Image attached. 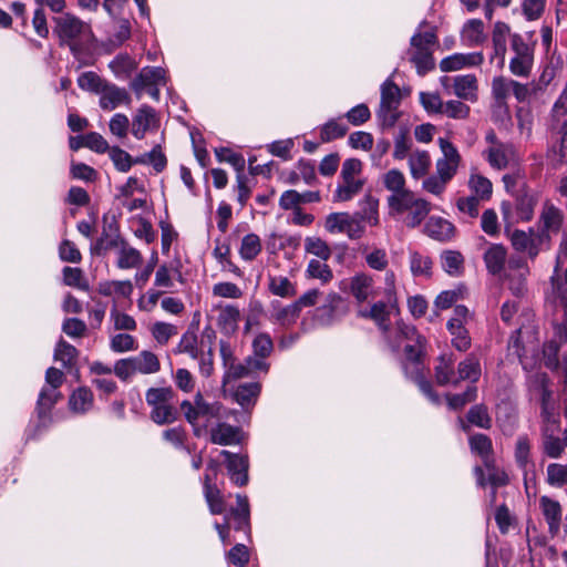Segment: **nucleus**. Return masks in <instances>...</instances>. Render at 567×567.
Returning a JSON list of instances; mask_svg holds the SVG:
<instances>
[{"mask_svg":"<svg viewBox=\"0 0 567 567\" xmlns=\"http://www.w3.org/2000/svg\"><path fill=\"white\" fill-rule=\"evenodd\" d=\"M540 507L549 525L550 532L556 533L559 528L561 519V507L559 503L547 496H543L540 498Z\"/></svg>","mask_w":567,"mask_h":567,"instance_id":"obj_32","label":"nucleus"},{"mask_svg":"<svg viewBox=\"0 0 567 567\" xmlns=\"http://www.w3.org/2000/svg\"><path fill=\"white\" fill-rule=\"evenodd\" d=\"M462 40L466 45L473 47L485 40L484 24L478 19L470 20L462 30Z\"/></svg>","mask_w":567,"mask_h":567,"instance_id":"obj_34","label":"nucleus"},{"mask_svg":"<svg viewBox=\"0 0 567 567\" xmlns=\"http://www.w3.org/2000/svg\"><path fill=\"white\" fill-rule=\"evenodd\" d=\"M470 445L473 452L477 453L485 461L488 460L493 445L492 441L485 434H475L470 437Z\"/></svg>","mask_w":567,"mask_h":567,"instance_id":"obj_62","label":"nucleus"},{"mask_svg":"<svg viewBox=\"0 0 567 567\" xmlns=\"http://www.w3.org/2000/svg\"><path fill=\"white\" fill-rule=\"evenodd\" d=\"M565 259H567V236L563 238V240L559 245V249H558V252L556 256V262H555V267H554V274L550 277L551 290L557 291L558 293H560V290H561V281L559 278V270H560V267Z\"/></svg>","mask_w":567,"mask_h":567,"instance_id":"obj_54","label":"nucleus"},{"mask_svg":"<svg viewBox=\"0 0 567 567\" xmlns=\"http://www.w3.org/2000/svg\"><path fill=\"white\" fill-rule=\"evenodd\" d=\"M398 333L400 341L395 343L399 348L401 343L405 342L404 353L408 361L412 363H420L426 353V340L421 336L414 327L405 323H398Z\"/></svg>","mask_w":567,"mask_h":567,"instance_id":"obj_8","label":"nucleus"},{"mask_svg":"<svg viewBox=\"0 0 567 567\" xmlns=\"http://www.w3.org/2000/svg\"><path fill=\"white\" fill-rule=\"evenodd\" d=\"M92 400L91 391L85 388H80L72 393L69 404L72 411L83 413L91 408Z\"/></svg>","mask_w":567,"mask_h":567,"instance_id":"obj_47","label":"nucleus"},{"mask_svg":"<svg viewBox=\"0 0 567 567\" xmlns=\"http://www.w3.org/2000/svg\"><path fill=\"white\" fill-rule=\"evenodd\" d=\"M467 421L481 429H489L492 426V419L487 408L483 404H476L470 409L467 412Z\"/></svg>","mask_w":567,"mask_h":567,"instance_id":"obj_53","label":"nucleus"},{"mask_svg":"<svg viewBox=\"0 0 567 567\" xmlns=\"http://www.w3.org/2000/svg\"><path fill=\"white\" fill-rule=\"evenodd\" d=\"M159 120L155 110L148 105L141 106L132 120V134L137 140H143L145 134L158 127Z\"/></svg>","mask_w":567,"mask_h":567,"instance_id":"obj_15","label":"nucleus"},{"mask_svg":"<svg viewBox=\"0 0 567 567\" xmlns=\"http://www.w3.org/2000/svg\"><path fill=\"white\" fill-rule=\"evenodd\" d=\"M260 392L258 383H246L237 388L235 399L241 406L252 404Z\"/></svg>","mask_w":567,"mask_h":567,"instance_id":"obj_52","label":"nucleus"},{"mask_svg":"<svg viewBox=\"0 0 567 567\" xmlns=\"http://www.w3.org/2000/svg\"><path fill=\"white\" fill-rule=\"evenodd\" d=\"M431 167V157L426 151L416 150L409 156L410 174L414 179L424 177Z\"/></svg>","mask_w":567,"mask_h":567,"instance_id":"obj_30","label":"nucleus"},{"mask_svg":"<svg viewBox=\"0 0 567 567\" xmlns=\"http://www.w3.org/2000/svg\"><path fill=\"white\" fill-rule=\"evenodd\" d=\"M306 276L307 278L318 279L322 285H327L333 279L331 268L321 259H311L308 262Z\"/></svg>","mask_w":567,"mask_h":567,"instance_id":"obj_35","label":"nucleus"},{"mask_svg":"<svg viewBox=\"0 0 567 567\" xmlns=\"http://www.w3.org/2000/svg\"><path fill=\"white\" fill-rule=\"evenodd\" d=\"M347 126L342 125L336 120L327 122L320 131V138L322 142H331L336 138L343 137L347 133Z\"/></svg>","mask_w":567,"mask_h":567,"instance_id":"obj_64","label":"nucleus"},{"mask_svg":"<svg viewBox=\"0 0 567 567\" xmlns=\"http://www.w3.org/2000/svg\"><path fill=\"white\" fill-rule=\"evenodd\" d=\"M383 184L385 188L391 192L389 197H395L403 193L411 192L405 188V177L403 173L399 169H390L383 175Z\"/></svg>","mask_w":567,"mask_h":567,"instance_id":"obj_36","label":"nucleus"},{"mask_svg":"<svg viewBox=\"0 0 567 567\" xmlns=\"http://www.w3.org/2000/svg\"><path fill=\"white\" fill-rule=\"evenodd\" d=\"M99 94L100 106L106 111H112L121 104H128L130 102L126 91L113 84L104 83Z\"/></svg>","mask_w":567,"mask_h":567,"instance_id":"obj_19","label":"nucleus"},{"mask_svg":"<svg viewBox=\"0 0 567 567\" xmlns=\"http://www.w3.org/2000/svg\"><path fill=\"white\" fill-rule=\"evenodd\" d=\"M303 246L307 254L313 255L323 261H327L332 255V250L328 243L320 237H306Z\"/></svg>","mask_w":567,"mask_h":567,"instance_id":"obj_39","label":"nucleus"},{"mask_svg":"<svg viewBox=\"0 0 567 567\" xmlns=\"http://www.w3.org/2000/svg\"><path fill=\"white\" fill-rule=\"evenodd\" d=\"M362 162L358 158H348L343 162L340 173V182L333 192V202L343 203L358 195L364 185L361 178Z\"/></svg>","mask_w":567,"mask_h":567,"instance_id":"obj_2","label":"nucleus"},{"mask_svg":"<svg viewBox=\"0 0 567 567\" xmlns=\"http://www.w3.org/2000/svg\"><path fill=\"white\" fill-rule=\"evenodd\" d=\"M401 102V91L391 80H386L381 86V103L379 116L383 123L392 126L398 120V107Z\"/></svg>","mask_w":567,"mask_h":567,"instance_id":"obj_9","label":"nucleus"},{"mask_svg":"<svg viewBox=\"0 0 567 567\" xmlns=\"http://www.w3.org/2000/svg\"><path fill=\"white\" fill-rule=\"evenodd\" d=\"M181 410L188 423L194 426L196 436H200L203 430L197 425L199 417L220 419L223 405L219 402H207L200 392L194 396V401L185 400L181 403Z\"/></svg>","mask_w":567,"mask_h":567,"instance_id":"obj_3","label":"nucleus"},{"mask_svg":"<svg viewBox=\"0 0 567 567\" xmlns=\"http://www.w3.org/2000/svg\"><path fill=\"white\" fill-rule=\"evenodd\" d=\"M537 199L532 194H523L516 198V215L522 221H529L534 216Z\"/></svg>","mask_w":567,"mask_h":567,"instance_id":"obj_45","label":"nucleus"},{"mask_svg":"<svg viewBox=\"0 0 567 567\" xmlns=\"http://www.w3.org/2000/svg\"><path fill=\"white\" fill-rule=\"evenodd\" d=\"M468 186L474 193L475 197L480 198L481 200L489 199L493 186L491 181L485 176L478 173H473L470 177Z\"/></svg>","mask_w":567,"mask_h":567,"instance_id":"obj_42","label":"nucleus"},{"mask_svg":"<svg viewBox=\"0 0 567 567\" xmlns=\"http://www.w3.org/2000/svg\"><path fill=\"white\" fill-rule=\"evenodd\" d=\"M204 494L212 514L217 515L225 512V501L220 491L213 484V476L208 473L204 478Z\"/></svg>","mask_w":567,"mask_h":567,"instance_id":"obj_28","label":"nucleus"},{"mask_svg":"<svg viewBox=\"0 0 567 567\" xmlns=\"http://www.w3.org/2000/svg\"><path fill=\"white\" fill-rule=\"evenodd\" d=\"M434 370L435 381L439 385H453L456 377L454 374V360L452 355H441Z\"/></svg>","mask_w":567,"mask_h":567,"instance_id":"obj_33","label":"nucleus"},{"mask_svg":"<svg viewBox=\"0 0 567 567\" xmlns=\"http://www.w3.org/2000/svg\"><path fill=\"white\" fill-rule=\"evenodd\" d=\"M173 396H174V391L171 386L150 388L146 391L145 400L148 405L155 408V406L171 402Z\"/></svg>","mask_w":567,"mask_h":567,"instance_id":"obj_51","label":"nucleus"},{"mask_svg":"<svg viewBox=\"0 0 567 567\" xmlns=\"http://www.w3.org/2000/svg\"><path fill=\"white\" fill-rule=\"evenodd\" d=\"M432 261L429 257L423 256L416 251L410 255V269L413 276H430Z\"/></svg>","mask_w":567,"mask_h":567,"instance_id":"obj_59","label":"nucleus"},{"mask_svg":"<svg viewBox=\"0 0 567 567\" xmlns=\"http://www.w3.org/2000/svg\"><path fill=\"white\" fill-rule=\"evenodd\" d=\"M477 396V389L471 385L465 392L460 394H447L446 402L450 409L461 410L465 404L475 401Z\"/></svg>","mask_w":567,"mask_h":567,"instance_id":"obj_55","label":"nucleus"},{"mask_svg":"<svg viewBox=\"0 0 567 567\" xmlns=\"http://www.w3.org/2000/svg\"><path fill=\"white\" fill-rule=\"evenodd\" d=\"M512 49L515 56L509 62V70L516 76H528L534 62L533 51L518 34L512 35Z\"/></svg>","mask_w":567,"mask_h":567,"instance_id":"obj_11","label":"nucleus"},{"mask_svg":"<svg viewBox=\"0 0 567 567\" xmlns=\"http://www.w3.org/2000/svg\"><path fill=\"white\" fill-rule=\"evenodd\" d=\"M393 308L394 307L389 305L388 300L378 301L374 302L369 309L360 310L359 316L361 318L373 320L380 329L386 331L389 329L390 309Z\"/></svg>","mask_w":567,"mask_h":567,"instance_id":"obj_25","label":"nucleus"},{"mask_svg":"<svg viewBox=\"0 0 567 567\" xmlns=\"http://www.w3.org/2000/svg\"><path fill=\"white\" fill-rule=\"evenodd\" d=\"M340 289H346L359 302L367 301L374 296L373 278L364 272H359L340 284Z\"/></svg>","mask_w":567,"mask_h":567,"instance_id":"obj_13","label":"nucleus"},{"mask_svg":"<svg viewBox=\"0 0 567 567\" xmlns=\"http://www.w3.org/2000/svg\"><path fill=\"white\" fill-rule=\"evenodd\" d=\"M451 79L449 76L441 78V83L449 89ZM453 93L465 101L474 102L477 100V79L473 74L457 75L452 79Z\"/></svg>","mask_w":567,"mask_h":567,"instance_id":"obj_14","label":"nucleus"},{"mask_svg":"<svg viewBox=\"0 0 567 567\" xmlns=\"http://www.w3.org/2000/svg\"><path fill=\"white\" fill-rule=\"evenodd\" d=\"M507 259L506 248L498 244L491 245L484 252V261L488 272L499 275L505 269Z\"/></svg>","mask_w":567,"mask_h":567,"instance_id":"obj_26","label":"nucleus"},{"mask_svg":"<svg viewBox=\"0 0 567 567\" xmlns=\"http://www.w3.org/2000/svg\"><path fill=\"white\" fill-rule=\"evenodd\" d=\"M361 210L355 214L361 224L367 221L371 226L379 224V200L372 196H365L361 203Z\"/></svg>","mask_w":567,"mask_h":567,"instance_id":"obj_38","label":"nucleus"},{"mask_svg":"<svg viewBox=\"0 0 567 567\" xmlns=\"http://www.w3.org/2000/svg\"><path fill=\"white\" fill-rule=\"evenodd\" d=\"M565 220L563 210L550 200L544 202L538 217L537 240L549 246L551 236L557 235Z\"/></svg>","mask_w":567,"mask_h":567,"instance_id":"obj_5","label":"nucleus"},{"mask_svg":"<svg viewBox=\"0 0 567 567\" xmlns=\"http://www.w3.org/2000/svg\"><path fill=\"white\" fill-rule=\"evenodd\" d=\"M56 32L60 39L65 42L72 51L76 50V42L80 40L90 41L93 38L89 23L82 21L74 14L65 13L55 19Z\"/></svg>","mask_w":567,"mask_h":567,"instance_id":"obj_4","label":"nucleus"},{"mask_svg":"<svg viewBox=\"0 0 567 567\" xmlns=\"http://www.w3.org/2000/svg\"><path fill=\"white\" fill-rule=\"evenodd\" d=\"M150 332L158 344L164 346L169 341L171 338L178 333V330L177 327L172 323L165 321H155L151 324Z\"/></svg>","mask_w":567,"mask_h":567,"instance_id":"obj_41","label":"nucleus"},{"mask_svg":"<svg viewBox=\"0 0 567 567\" xmlns=\"http://www.w3.org/2000/svg\"><path fill=\"white\" fill-rule=\"evenodd\" d=\"M509 31V27L504 22L498 21L494 25L492 37L494 51L495 54L501 56L502 59H504L506 54V43Z\"/></svg>","mask_w":567,"mask_h":567,"instance_id":"obj_46","label":"nucleus"},{"mask_svg":"<svg viewBox=\"0 0 567 567\" xmlns=\"http://www.w3.org/2000/svg\"><path fill=\"white\" fill-rule=\"evenodd\" d=\"M324 229L332 235L346 234L350 239H359L364 234V226L357 215L331 213L324 219Z\"/></svg>","mask_w":567,"mask_h":567,"instance_id":"obj_7","label":"nucleus"},{"mask_svg":"<svg viewBox=\"0 0 567 567\" xmlns=\"http://www.w3.org/2000/svg\"><path fill=\"white\" fill-rule=\"evenodd\" d=\"M97 291L105 297L128 298L133 292V285L130 280H112L99 284Z\"/></svg>","mask_w":567,"mask_h":567,"instance_id":"obj_31","label":"nucleus"},{"mask_svg":"<svg viewBox=\"0 0 567 567\" xmlns=\"http://www.w3.org/2000/svg\"><path fill=\"white\" fill-rule=\"evenodd\" d=\"M443 157L436 161V175L450 182L456 174L461 156L457 150L444 138L439 140Z\"/></svg>","mask_w":567,"mask_h":567,"instance_id":"obj_12","label":"nucleus"},{"mask_svg":"<svg viewBox=\"0 0 567 567\" xmlns=\"http://www.w3.org/2000/svg\"><path fill=\"white\" fill-rule=\"evenodd\" d=\"M533 230L530 233L514 230L511 235V243L514 249L519 252H526L532 260L538 256L543 245L538 243L537 236L533 237Z\"/></svg>","mask_w":567,"mask_h":567,"instance_id":"obj_20","label":"nucleus"},{"mask_svg":"<svg viewBox=\"0 0 567 567\" xmlns=\"http://www.w3.org/2000/svg\"><path fill=\"white\" fill-rule=\"evenodd\" d=\"M116 256V266L120 269L136 268L143 261L142 254L136 248L124 241L118 245Z\"/></svg>","mask_w":567,"mask_h":567,"instance_id":"obj_29","label":"nucleus"},{"mask_svg":"<svg viewBox=\"0 0 567 567\" xmlns=\"http://www.w3.org/2000/svg\"><path fill=\"white\" fill-rule=\"evenodd\" d=\"M109 154L113 164L120 172L125 173L131 169L133 164H136L135 159H133L127 152L120 147H111L109 150Z\"/></svg>","mask_w":567,"mask_h":567,"instance_id":"obj_63","label":"nucleus"},{"mask_svg":"<svg viewBox=\"0 0 567 567\" xmlns=\"http://www.w3.org/2000/svg\"><path fill=\"white\" fill-rule=\"evenodd\" d=\"M528 275L529 267L524 258L511 257L508 259L504 276L513 295L518 297L525 293Z\"/></svg>","mask_w":567,"mask_h":567,"instance_id":"obj_10","label":"nucleus"},{"mask_svg":"<svg viewBox=\"0 0 567 567\" xmlns=\"http://www.w3.org/2000/svg\"><path fill=\"white\" fill-rule=\"evenodd\" d=\"M165 82V72L162 68L146 66L133 80L131 86L140 95L147 86L161 85Z\"/></svg>","mask_w":567,"mask_h":567,"instance_id":"obj_21","label":"nucleus"},{"mask_svg":"<svg viewBox=\"0 0 567 567\" xmlns=\"http://www.w3.org/2000/svg\"><path fill=\"white\" fill-rule=\"evenodd\" d=\"M464 258L458 251L445 250L441 255L442 268L450 276H458L463 270Z\"/></svg>","mask_w":567,"mask_h":567,"instance_id":"obj_44","label":"nucleus"},{"mask_svg":"<svg viewBox=\"0 0 567 567\" xmlns=\"http://www.w3.org/2000/svg\"><path fill=\"white\" fill-rule=\"evenodd\" d=\"M489 165L496 169L505 168L514 156V150L511 144H497L488 146L484 152Z\"/></svg>","mask_w":567,"mask_h":567,"instance_id":"obj_24","label":"nucleus"},{"mask_svg":"<svg viewBox=\"0 0 567 567\" xmlns=\"http://www.w3.org/2000/svg\"><path fill=\"white\" fill-rule=\"evenodd\" d=\"M484 58L480 52L455 53L441 60L440 70L442 72H455L465 68L481 65Z\"/></svg>","mask_w":567,"mask_h":567,"instance_id":"obj_16","label":"nucleus"},{"mask_svg":"<svg viewBox=\"0 0 567 567\" xmlns=\"http://www.w3.org/2000/svg\"><path fill=\"white\" fill-rule=\"evenodd\" d=\"M424 233L439 241L450 240L454 235V226L446 219L432 216L424 226Z\"/></svg>","mask_w":567,"mask_h":567,"instance_id":"obj_23","label":"nucleus"},{"mask_svg":"<svg viewBox=\"0 0 567 567\" xmlns=\"http://www.w3.org/2000/svg\"><path fill=\"white\" fill-rule=\"evenodd\" d=\"M465 290L462 287H457L452 290L442 291L435 299L434 306L440 310H446L451 308L456 301L463 299Z\"/></svg>","mask_w":567,"mask_h":567,"instance_id":"obj_56","label":"nucleus"},{"mask_svg":"<svg viewBox=\"0 0 567 567\" xmlns=\"http://www.w3.org/2000/svg\"><path fill=\"white\" fill-rule=\"evenodd\" d=\"M261 251V241L256 234H247L241 239L239 255L246 261L254 260Z\"/></svg>","mask_w":567,"mask_h":567,"instance_id":"obj_43","label":"nucleus"},{"mask_svg":"<svg viewBox=\"0 0 567 567\" xmlns=\"http://www.w3.org/2000/svg\"><path fill=\"white\" fill-rule=\"evenodd\" d=\"M137 68L136 62L128 55H117L110 62V69L117 75H130Z\"/></svg>","mask_w":567,"mask_h":567,"instance_id":"obj_61","label":"nucleus"},{"mask_svg":"<svg viewBox=\"0 0 567 567\" xmlns=\"http://www.w3.org/2000/svg\"><path fill=\"white\" fill-rule=\"evenodd\" d=\"M76 357L78 350L72 344L62 339L56 343L54 360L60 361L63 367H71L75 362Z\"/></svg>","mask_w":567,"mask_h":567,"instance_id":"obj_50","label":"nucleus"},{"mask_svg":"<svg viewBox=\"0 0 567 567\" xmlns=\"http://www.w3.org/2000/svg\"><path fill=\"white\" fill-rule=\"evenodd\" d=\"M237 507L230 511V515L237 520L236 529H243L249 522V503L248 498L237 495Z\"/></svg>","mask_w":567,"mask_h":567,"instance_id":"obj_57","label":"nucleus"},{"mask_svg":"<svg viewBox=\"0 0 567 567\" xmlns=\"http://www.w3.org/2000/svg\"><path fill=\"white\" fill-rule=\"evenodd\" d=\"M481 373L482 371L478 359L470 354L458 363L457 377L455 378L453 385H458L461 381H470L471 383H475L478 381Z\"/></svg>","mask_w":567,"mask_h":567,"instance_id":"obj_27","label":"nucleus"},{"mask_svg":"<svg viewBox=\"0 0 567 567\" xmlns=\"http://www.w3.org/2000/svg\"><path fill=\"white\" fill-rule=\"evenodd\" d=\"M221 455L227 458V468L231 474V480L235 484L243 486L248 482V460L245 456L233 454L228 451H223Z\"/></svg>","mask_w":567,"mask_h":567,"instance_id":"obj_22","label":"nucleus"},{"mask_svg":"<svg viewBox=\"0 0 567 567\" xmlns=\"http://www.w3.org/2000/svg\"><path fill=\"white\" fill-rule=\"evenodd\" d=\"M136 164H151L153 168L159 173L162 172L167 164L166 156L162 152L159 145H156L151 152L145 153L144 155L135 158Z\"/></svg>","mask_w":567,"mask_h":567,"instance_id":"obj_49","label":"nucleus"},{"mask_svg":"<svg viewBox=\"0 0 567 567\" xmlns=\"http://www.w3.org/2000/svg\"><path fill=\"white\" fill-rule=\"evenodd\" d=\"M269 290L272 295L281 298H291L296 296L297 289L287 277L272 276L269 278Z\"/></svg>","mask_w":567,"mask_h":567,"instance_id":"obj_40","label":"nucleus"},{"mask_svg":"<svg viewBox=\"0 0 567 567\" xmlns=\"http://www.w3.org/2000/svg\"><path fill=\"white\" fill-rule=\"evenodd\" d=\"M63 281L66 286L87 291L90 286L84 279L83 272L80 268L65 267L63 269Z\"/></svg>","mask_w":567,"mask_h":567,"instance_id":"obj_60","label":"nucleus"},{"mask_svg":"<svg viewBox=\"0 0 567 567\" xmlns=\"http://www.w3.org/2000/svg\"><path fill=\"white\" fill-rule=\"evenodd\" d=\"M547 483L555 487L567 485V465L551 463L547 466Z\"/></svg>","mask_w":567,"mask_h":567,"instance_id":"obj_58","label":"nucleus"},{"mask_svg":"<svg viewBox=\"0 0 567 567\" xmlns=\"http://www.w3.org/2000/svg\"><path fill=\"white\" fill-rule=\"evenodd\" d=\"M175 276L181 278V272L177 268L161 265L155 271L154 286L163 289V293L173 291Z\"/></svg>","mask_w":567,"mask_h":567,"instance_id":"obj_37","label":"nucleus"},{"mask_svg":"<svg viewBox=\"0 0 567 567\" xmlns=\"http://www.w3.org/2000/svg\"><path fill=\"white\" fill-rule=\"evenodd\" d=\"M436 42L434 32L416 33L411 39L413 48L411 60L415 64L419 74H425L434 66L431 48Z\"/></svg>","mask_w":567,"mask_h":567,"instance_id":"obj_6","label":"nucleus"},{"mask_svg":"<svg viewBox=\"0 0 567 567\" xmlns=\"http://www.w3.org/2000/svg\"><path fill=\"white\" fill-rule=\"evenodd\" d=\"M389 215L402 221L409 228H415L431 210L427 200L417 197L412 190L395 197H388Z\"/></svg>","mask_w":567,"mask_h":567,"instance_id":"obj_1","label":"nucleus"},{"mask_svg":"<svg viewBox=\"0 0 567 567\" xmlns=\"http://www.w3.org/2000/svg\"><path fill=\"white\" fill-rule=\"evenodd\" d=\"M447 330L452 336V344L458 351H466L471 347V338L465 326L447 323Z\"/></svg>","mask_w":567,"mask_h":567,"instance_id":"obj_48","label":"nucleus"},{"mask_svg":"<svg viewBox=\"0 0 567 567\" xmlns=\"http://www.w3.org/2000/svg\"><path fill=\"white\" fill-rule=\"evenodd\" d=\"M209 440L217 445H236L241 443L243 432L237 426L219 422L209 430Z\"/></svg>","mask_w":567,"mask_h":567,"instance_id":"obj_17","label":"nucleus"},{"mask_svg":"<svg viewBox=\"0 0 567 567\" xmlns=\"http://www.w3.org/2000/svg\"><path fill=\"white\" fill-rule=\"evenodd\" d=\"M217 311V326L225 334H233L238 329L240 320V310L228 303H218L214 307Z\"/></svg>","mask_w":567,"mask_h":567,"instance_id":"obj_18","label":"nucleus"}]
</instances>
